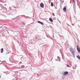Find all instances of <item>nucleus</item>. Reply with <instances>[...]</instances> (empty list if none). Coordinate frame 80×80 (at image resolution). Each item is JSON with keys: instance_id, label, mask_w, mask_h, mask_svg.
Returning <instances> with one entry per match:
<instances>
[{"instance_id": "1", "label": "nucleus", "mask_w": 80, "mask_h": 80, "mask_svg": "<svg viewBox=\"0 0 80 80\" xmlns=\"http://www.w3.org/2000/svg\"><path fill=\"white\" fill-rule=\"evenodd\" d=\"M70 50L71 51L72 54L74 55H75V49H74L73 48H71L70 49Z\"/></svg>"}, {"instance_id": "2", "label": "nucleus", "mask_w": 80, "mask_h": 80, "mask_svg": "<svg viewBox=\"0 0 80 80\" xmlns=\"http://www.w3.org/2000/svg\"><path fill=\"white\" fill-rule=\"evenodd\" d=\"M77 48L78 52H80V48H79V46H78L77 45Z\"/></svg>"}, {"instance_id": "3", "label": "nucleus", "mask_w": 80, "mask_h": 80, "mask_svg": "<svg viewBox=\"0 0 80 80\" xmlns=\"http://www.w3.org/2000/svg\"><path fill=\"white\" fill-rule=\"evenodd\" d=\"M40 7L41 8H43L44 7V4L43 3H41L40 4Z\"/></svg>"}, {"instance_id": "4", "label": "nucleus", "mask_w": 80, "mask_h": 80, "mask_svg": "<svg viewBox=\"0 0 80 80\" xmlns=\"http://www.w3.org/2000/svg\"><path fill=\"white\" fill-rule=\"evenodd\" d=\"M63 10L64 12H66V10H67V7H66V6L64 7Z\"/></svg>"}, {"instance_id": "5", "label": "nucleus", "mask_w": 80, "mask_h": 80, "mask_svg": "<svg viewBox=\"0 0 80 80\" xmlns=\"http://www.w3.org/2000/svg\"><path fill=\"white\" fill-rule=\"evenodd\" d=\"M68 73V72L67 71L63 73V75H66Z\"/></svg>"}, {"instance_id": "6", "label": "nucleus", "mask_w": 80, "mask_h": 80, "mask_svg": "<svg viewBox=\"0 0 80 80\" xmlns=\"http://www.w3.org/2000/svg\"><path fill=\"white\" fill-rule=\"evenodd\" d=\"M38 23H40V24H41V25H44V23H43L40 21H38Z\"/></svg>"}, {"instance_id": "7", "label": "nucleus", "mask_w": 80, "mask_h": 80, "mask_svg": "<svg viewBox=\"0 0 80 80\" xmlns=\"http://www.w3.org/2000/svg\"><path fill=\"white\" fill-rule=\"evenodd\" d=\"M49 21H50V22H53V20L52 19V18H49Z\"/></svg>"}, {"instance_id": "8", "label": "nucleus", "mask_w": 80, "mask_h": 80, "mask_svg": "<svg viewBox=\"0 0 80 80\" xmlns=\"http://www.w3.org/2000/svg\"><path fill=\"white\" fill-rule=\"evenodd\" d=\"M1 53H3V48H2L1 50Z\"/></svg>"}, {"instance_id": "9", "label": "nucleus", "mask_w": 80, "mask_h": 80, "mask_svg": "<svg viewBox=\"0 0 80 80\" xmlns=\"http://www.w3.org/2000/svg\"><path fill=\"white\" fill-rule=\"evenodd\" d=\"M77 58H78L79 59V60H80V56L79 55L77 56Z\"/></svg>"}, {"instance_id": "10", "label": "nucleus", "mask_w": 80, "mask_h": 80, "mask_svg": "<svg viewBox=\"0 0 80 80\" xmlns=\"http://www.w3.org/2000/svg\"><path fill=\"white\" fill-rule=\"evenodd\" d=\"M51 7H53V3L52 2H51Z\"/></svg>"}, {"instance_id": "11", "label": "nucleus", "mask_w": 80, "mask_h": 80, "mask_svg": "<svg viewBox=\"0 0 80 80\" xmlns=\"http://www.w3.org/2000/svg\"><path fill=\"white\" fill-rule=\"evenodd\" d=\"M22 23L23 25H25V22H22Z\"/></svg>"}, {"instance_id": "12", "label": "nucleus", "mask_w": 80, "mask_h": 80, "mask_svg": "<svg viewBox=\"0 0 80 80\" xmlns=\"http://www.w3.org/2000/svg\"><path fill=\"white\" fill-rule=\"evenodd\" d=\"M73 0V2L74 3H75V0Z\"/></svg>"}, {"instance_id": "13", "label": "nucleus", "mask_w": 80, "mask_h": 80, "mask_svg": "<svg viewBox=\"0 0 80 80\" xmlns=\"http://www.w3.org/2000/svg\"><path fill=\"white\" fill-rule=\"evenodd\" d=\"M35 38H36V39H37V38H38L37 37Z\"/></svg>"}, {"instance_id": "14", "label": "nucleus", "mask_w": 80, "mask_h": 80, "mask_svg": "<svg viewBox=\"0 0 80 80\" xmlns=\"http://www.w3.org/2000/svg\"><path fill=\"white\" fill-rule=\"evenodd\" d=\"M67 67H69V66L68 65V66H67Z\"/></svg>"}, {"instance_id": "15", "label": "nucleus", "mask_w": 80, "mask_h": 80, "mask_svg": "<svg viewBox=\"0 0 80 80\" xmlns=\"http://www.w3.org/2000/svg\"><path fill=\"white\" fill-rule=\"evenodd\" d=\"M4 5H7V4H5Z\"/></svg>"}]
</instances>
